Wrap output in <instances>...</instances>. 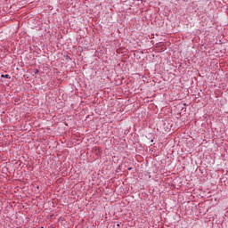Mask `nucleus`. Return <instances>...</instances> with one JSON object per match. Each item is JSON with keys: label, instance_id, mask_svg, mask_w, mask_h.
Listing matches in <instances>:
<instances>
[{"label": "nucleus", "instance_id": "nucleus-1", "mask_svg": "<svg viewBox=\"0 0 228 228\" xmlns=\"http://www.w3.org/2000/svg\"><path fill=\"white\" fill-rule=\"evenodd\" d=\"M4 77H6L7 79L10 78V75H5Z\"/></svg>", "mask_w": 228, "mask_h": 228}]
</instances>
